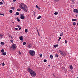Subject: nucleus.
I'll list each match as a JSON object with an SVG mask.
<instances>
[{"label":"nucleus","mask_w":78,"mask_h":78,"mask_svg":"<svg viewBox=\"0 0 78 78\" xmlns=\"http://www.w3.org/2000/svg\"><path fill=\"white\" fill-rule=\"evenodd\" d=\"M19 7L22 9H23L24 11H27L28 9V7L25 4L23 3H21L20 4Z\"/></svg>","instance_id":"f257e3e1"},{"label":"nucleus","mask_w":78,"mask_h":78,"mask_svg":"<svg viewBox=\"0 0 78 78\" xmlns=\"http://www.w3.org/2000/svg\"><path fill=\"white\" fill-rule=\"evenodd\" d=\"M27 71L30 73L31 76H33V77H34V76H36V73L34 71L32 70L31 69H30V68L29 67L27 69Z\"/></svg>","instance_id":"f03ea898"},{"label":"nucleus","mask_w":78,"mask_h":78,"mask_svg":"<svg viewBox=\"0 0 78 78\" xmlns=\"http://www.w3.org/2000/svg\"><path fill=\"white\" fill-rule=\"evenodd\" d=\"M16 47H17V45H16V44H13L12 46H11L10 48V50H11V49L15 50V49L16 48Z\"/></svg>","instance_id":"7ed1b4c3"},{"label":"nucleus","mask_w":78,"mask_h":78,"mask_svg":"<svg viewBox=\"0 0 78 78\" xmlns=\"http://www.w3.org/2000/svg\"><path fill=\"white\" fill-rule=\"evenodd\" d=\"M59 52L60 54L62 56H66L67 55L66 53L63 52L62 51L61 49H60L59 50Z\"/></svg>","instance_id":"20e7f679"},{"label":"nucleus","mask_w":78,"mask_h":78,"mask_svg":"<svg viewBox=\"0 0 78 78\" xmlns=\"http://www.w3.org/2000/svg\"><path fill=\"white\" fill-rule=\"evenodd\" d=\"M29 53L31 56H34L35 55V51L33 50H30L29 51Z\"/></svg>","instance_id":"39448f33"},{"label":"nucleus","mask_w":78,"mask_h":78,"mask_svg":"<svg viewBox=\"0 0 78 78\" xmlns=\"http://www.w3.org/2000/svg\"><path fill=\"white\" fill-rule=\"evenodd\" d=\"M27 47L28 48H31V47H32V45L31 44H28Z\"/></svg>","instance_id":"423d86ee"},{"label":"nucleus","mask_w":78,"mask_h":78,"mask_svg":"<svg viewBox=\"0 0 78 78\" xmlns=\"http://www.w3.org/2000/svg\"><path fill=\"white\" fill-rule=\"evenodd\" d=\"M73 12H76V13H78V10L76 9H74Z\"/></svg>","instance_id":"0eeeda50"},{"label":"nucleus","mask_w":78,"mask_h":78,"mask_svg":"<svg viewBox=\"0 0 78 78\" xmlns=\"http://www.w3.org/2000/svg\"><path fill=\"white\" fill-rule=\"evenodd\" d=\"M20 19H25V17H24L23 16V15H21V16L20 17Z\"/></svg>","instance_id":"6e6552de"},{"label":"nucleus","mask_w":78,"mask_h":78,"mask_svg":"<svg viewBox=\"0 0 78 78\" xmlns=\"http://www.w3.org/2000/svg\"><path fill=\"white\" fill-rule=\"evenodd\" d=\"M23 36L20 37H19L21 41H22L23 39Z\"/></svg>","instance_id":"1a4fd4ad"},{"label":"nucleus","mask_w":78,"mask_h":78,"mask_svg":"<svg viewBox=\"0 0 78 78\" xmlns=\"http://www.w3.org/2000/svg\"><path fill=\"white\" fill-rule=\"evenodd\" d=\"M50 58L51 59H52L53 58V55H51L50 56Z\"/></svg>","instance_id":"9d476101"},{"label":"nucleus","mask_w":78,"mask_h":78,"mask_svg":"<svg viewBox=\"0 0 78 78\" xmlns=\"http://www.w3.org/2000/svg\"><path fill=\"white\" fill-rule=\"evenodd\" d=\"M10 9H12L13 10H14V9H15V8L14 7H12L10 8Z\"/></svg>","instance_id":"9b49d317"},{"label":"nucleus","mask_w":78,"mask_h":78,"mask_svg":"<svg viewBox=\"0 0 78 78\" xmlns=\"http://www.w3.org/2000/svg\"><path fill=\"white\" fill-rule=\"evenodd\" d=\"M3 37V35L2 34H0V39H2Z\"/></svg>","instance_id":"f8f14e48"},{"label":"nucleus","mask_w":78,"mask_h":78,"mask_svg":"<svg viewBox=\"0 0 78 78\" xmlns=\"http://www.w3.org/2000/svg\"><path fill=\"white\" fill-rule=\"evenodd\" d=\"M70 68L71 70H72V69H73V66H72V65L70 66Z\"/></svg>","instance_id":"ddd939ff"},{"label":"nucleus","mask_w":78,"mask_h":78,"mask_svg":"<svg viewBox=\"0 0 78 78\" xmlns=\"http://www.w3.org/2000/svg\"><path fill=\"white\" fill-rule=\"evenodd\" d=\"M58 46H59L58 44H55L54 45V47L55 48H56V47H58Z\"/></svg>","instance_id":"4468645a"},{"label":"nucleus","mask_w":78,"mask_h":78,"mask_svg":"<svg viewBox=\"0 0 78 78\" xmlns=\"http://www.w3.org/2000/svg\"><path fill=\"white\" fill-rule=\"evenodd\" d=\"M55 56L56 58H58L59 55L58 54H56L55 55Z\"/></svg>","instance_id":"2eb2a0df"},{"label":"nucleus","mask_w":78,"mask_h":78,"mask_svg":"<svg viewBox=\"0 0 78 78\" xmlns=\"http://www.w3.org/2000/svg\"><path fill=\"white\" fill-rule=\"evenodd\" d=\"M58 12H55V13H54V14L55 15H58Z\"/></svg>","instance_id":"dca6fc26"},{"label":"nucleus","mask_w":78,"mask_h":78,"mask_svg":"<svg viewBox=\"0 0 78 78\" xmlns=\"http://www.w3.org/2000/svg\"><path fill=\"white\" fill-rule=\"evenodd\" d=\"M16 19L17 20L18 22H20V20L19 19V18L18 17H17L16 18Z\"/></svg>","instance_id":"f3484780"},{"label":"nucleus","mask_w":78,"mask_h":78,"mask_svg":"<svg viewBox=\"0 0 78 78\" xmlns=\"http://www.w3.org/2000/svg\"><path fill=\"white\" fill-rule=\"evenodd\" d=\"M1 53H4V49H2L1 50Z\"/></svg>","instance_id":"a211bd4d"},{"label":"nucleus","mask_w":78,"mask_h":78,"mask_svg":"<svg viewBox=\"0 0 78 78\" xmlns=\"http://www.w3.org/2000/svg\"><path fill=\"white\" fill-rule=\"evenodd\" d=\"M6 55V53L5 52L2 53V55H3V56H5V55Z\"/></svg>","instance_id":"6ab92c4d"},{"label":"nucleus","mask_w":78,"mask_h":78,"mask_svg":"<svg viewBox=\"0 0 78 78\" xmlns=\"http://www.w3.org/2000/svg\"><path fill=\"white\" fill-rule=\"evenodd\" d=\"M60 0H54V1L55 2H59Z\"/></svg>","instance_id":"aec40b11"},{"label":"nucleus","mask_w":78,"mask_h":78,"mask_svg":"<svg viewBox=\"0 0 78 78\" xmlns=\"http://www.w3.org/2000/svg\"><path fill=\"white\" fill-rule=\"evenodd\" d=\"M63 34H64V33H63V32H62V34H60V36H63Z\"/></svg>","instance_id":"412c9836"},{"label":"nucleus","mask_w":78,"mask_h":78,"mask_svg":"<svg viewBox=\"0 0 78 78\" xmlns=\"http://www.w3.org/2000/svg\"><path fill=\"white\" fill-rule=\"evenodd\" d=\"M9 12L10 14H12V10H9Z\"/></svg>","instance_id":"4be33fe9"},{"label":"nucleus","mask_w":78,"mask_h":78,"mask_svg":"<svg viewBox=\"0 0 78 78\" xmlns=\"http://www.w3.org/2000/svg\"><path fill=\"white\" fill-rule=\"evenodd\" d=\"M72 21H76L77 20L76 19H72Z\"/></svg>","instance_id":"5701e85b"},{"label":"nucleus","mask_w":78,"mask_h":78,"mask_svg":"<svg viewBox=\"0 0 78 78\" xmlns=\"http://www.w3.org/2000/svg\"><path fill=\"white\" fill-rule=\"evenodd\" d=\"M16 15H17V16L19 15V12H17L16 13Z\"/></svg>","instance_id":"b1692460"},{"label":"nucleus","mask_w":78,"mask_h":78,"mask_svg":"<svg viewBox=\"0 0 78 78\" xmlns=\"http://www.w3.org/2000/svg\"><path fill=\"white\" fill-rule=\"evenodd\" d=\"M41 16H39L37 18V19H41Z\"/></svg>","instance_id":"393cba45"},{"label":"nucleus","mask_w":78,"mask_h":78,"mask_svg":"<svg viewBox=\"0 0 78 78\" xmlns=\"http://www.w3.org/2000/svg\"><path fill=\"white\" fill-rule=\"evenodd\" d=\"M1 45H4L5 44V43L3 42H1Z\"/></svg>","instance_id":"a878e982"},{"label":"nucleus","mask_w":78,"mask_h":78,"mask_svg":"<svg viewBox=\"0 0 78 78\" xmlns=\"http://www.w3.org/2000/svg\"><path fill=\"white\" fill-rule=\"evenodd\" d=\"M25 32L26 33H27L28 32V29H26L25 30Z\"/></svg>","instance_id":"bb28decb"},{"label":"nucleus","mask_w":78,"mask_h":78,"mask_svg":"<svg viewBox=\"0 0 78 78\" xmlns=\"http://www.w3.org/2000/svg\"><path fill=\"white\" fill-rule=\"evenodd\" d=\"M1 64H2V66H5V64L4 62H3L2 64H1Z\"/></svg>","instance_id":"cd10ccee"},{"label":"nucleus","mask_w":78,"mask_h":78,"mask_svg":"<svg viewBox=\"0 0 78 78\" xmlns=\"http://www.w3.org/2000/svg\"><path fill=\"white\" fill-rule=\"evenodd\" d=\"M17 10L18 11H21V9L19 8L17 9Z\"/></svg>","instance_id":"c85d7f7f"},{"label":"nucleus","mask_w":78,"mask_h":78,"mask_svg":"<svg viewBox=\"0 0 78 78\" xmlns=\"http://www.w3.org/2000/svg\"><path fill=\"white\" fill-rule=\"evenodd\" d=\"M23 45H26V42H23Z\"/></svg>","instance_id":"c756f323"},{"label":"nucleus","mask_w":78,"mask_h":78,"mask_svg":"<svg viewBox=\"0 0 78 78\" xmlns=\"http://www.w3.org/2000/svg\"><path fill=\"white\" fill-rule=\"evenodd\" d=\"M10 41L11 42H12V43H13V42H14L13 40H10Z\"/></svg>","instance_id":"7c9ffc66"},{"label":"nucleus","mask_w":78,"mask_h":78,"mask_svg":"<svg viewBox=\"0 0 78 78\" xmlns=\"http://www.w3.org/2000/svg\"><path fill=\"white\" fill-rule=\"evenodd\" d=\"M73 25H76V23H75V22H73Z\"/></svg>","instance_id":"2f4dec72"},{"label":"nucleus","mask_w":78,"mask_h":78,"mask_svg":"<svg viewBox=\"0 0 78 78\" xmlns=\"http://www.w3.org/2000/svg\"><path fill=\"white\" fill-rule=\"evenodd\" d=\"M44 62H47V60H46V59H44Z\"/></svg>","instance_id":"473e14b6"},{"label":"nucleus","mask_w":78,"mask_h":78,"mask_svg":"<svg viewBox=\"0 0 78 78\" xmlns=\"http://www.w3.org/2000/svg\"><path fill=\"white\" fill-rule=\"evenodd\" d=\"M0 14L1 16H4V14L3 13L2 14V13H0Z\"/></svg>","instance_id":"72a5a7b5"},{"label":"nucleus","mask_w":78,"mask_h":78,"mask_svg":"<svg viewBox=\"0 0 78 78\" xmlns=\"http://www.w3.org/2000/svg\"><path fill=\"white\" fill-rule=\"evenodd\" d=\"M65 44H67V41L66 40L65 41Z\"/></svg>","instance_id":"f704fd0d"},{"label":"nucleus","mask_w":78,"mask_h":78,"mask_svg":"<svg viewBox=\"0 0 78 78\" xmlns=\"http://www.w3.org/2000/svg\"><path fill=\"white\" fill-rule=\"evenodd\" d=\"M37 8H38V9L39 10H40V9H41V8L40 7H38Z\"/></svg>","instance_id":"c9c22d12"},{"label":"nucleus","mask_w":78,"mask_h":78,"mask_svg":"<svg viewBox=\"0 0 78 78\" xmlns=\"http://www.w3.org/2000/svg\"><path fill=\"white\" fill-rule=\"evenodd\" d=\"M72 2L73 3H74V1H75V0H71Z\"/></svg>","instance_id":"e433bc0d"},{"label":"nucleus","mask_w":78,"mask_h":78,"mask_svg":"<svg viewBox=\"0 0 78 78\" xmlns=\"http://www.w3.org/2000/svg\"><path fill=\"white\" fill-rule=\"evenodd\" d=\"M14 30H18V28H15V29H14Z\"/></svg>","instance_id":"4c0bfd02"},{"label":"nucleus","mask_w":78,"mask_h":78,"mask_svg":"<svg viewBox=\"0 0 78 78\" xmlns=\"http://www.w3.org/2000/svg\"><path fill=\"white\" fill-rule=\"evenodd\" d=\"M42 54L40 55V57H42Z\"/></svg>","instance_id":"58836bf2"},{"label":"nucleus","mask_w":78,"mask_h":78,"mask_svg":"<svg viewBox=\"0 0 78 78\" xmlns=\"http://www.w3.org/2000/svg\"><path fill=\"white\" fill-rule=\"evenodd\" d=\"M2 4H3V2H0V5H2Z\"/></svg>","instance_id":"ea45409f"},{"label":"nucleus","mask_w":78,"mask_h":78,"mask_svg":"<svg viewBox=\"0 0 78 78\" xmlns=\"http://www.w3.org/2000/svg\"><path fill=\"white\" fill-rule=\"evenodd\" d=\"M19 55H21V53L20 51L19 52Z\"/></svg>","instance_id":"a19ab883"},{"label":"nucleus","mask_w":78,"mask_h":78,"mask_svg":"<svg viewBox=\"0 0 78 78\" xmlns=\"http://www.w3.org/2000/svg\"><path fill=\"white\" fill-rule=\"evenodd\" d=\"M18 28H20V25H17Z\"/></svg>","instance_id":"79ce46f5"},{"label":"nucleus","mask_w":78,"mask_h":78,"mask_svg":"<svg viewBox=\"0 0 78 78\" xmlns=\"http://www.w3.org/2000/svg\"><path fill=\"white\" fill-rule=\"evenodd\" d=\"M38 6H37V5H36V8H37L38 7Z\"/></svg>","instance_id":"37998d69"},{"label":"nucleus","mask_w":78,"mask_h":78,"mask_svg":"<svg viewBox=\"0 0 78 78\" xmlns=\"http://www.w3.org/2000/svg\"><path fill=\"white\" fill-rule=\"evenodd\" d=\"M13 2H16V0H13Z\"/></svg>","instance_id":"c03bdc74"},{"label":"nucleus","mask_w":78,"mask_h":78,"mask_svg":"<svg viewBox=\"0 0 78 78\" xmlns=\"http://www.w3.org/2000/svg\"><path fill=\"white\" fill-rule=\"evenodd\" d=\"M62 70H64V67H62Z\"/></svg>","instance_id":"a18cd8bd"},{"label":"nucleus","mask_w":78,"mask_h":78,"mask_svg":"<svg viewBox=\"0 0 78 78\" xmlns=\"http://www.w3.org/2000/svg\"><path fill=\"white\" fill-rule=\"evenodd\" d=\"M59 39L60 40V39H61V37H60L59 38Z\"/></svg>","instance_id":"49530a36"},{"label":"nucleus","mask_w":78,"mask_h":78,"mask_svg":"<svg viewBox=\"0 0 78 78\" xmlns=\"http://www.w3.org/2000/svg\"><path fill=\"white\" fill-rule=\"evenodd\" d=\"M37 32H39V31H38V30H37Z\"/></svg>","instance_id":"de8ad7c7"},{"label":"nucleus","mask_w":78,"mask_h":78,"mask_svg":"<svg viewBox=\"0 0 78 78\" xmlns=\"http://www.w3.org/2000/svg\"><path fill=\"white\" fill-rule=\"evenodd\" d=\"M12 23H13V24L14 23V22L12 21Z\"/></svg>","instance_id":"09e8293b"},{"label":"nucleus","mask_w":78,"mask_h":78,"mask_svg":"<svg viewBox=\"0 0 78 78\" xmlns=\"http://www.w3.org/2000/svg\"><path fill=\"white\" fill-rule=\"evenodd\" d=\"M9 37H11V35H9Z\"/></svg>","instance_id":"8fccbe9b"},{"label":"nucleus","mask_w":78,"mask_h":78,"mask_svg":"<svg viewBox=\"0 0 78 78\" xmlns=\"http://www.w3.org/2000/svg\"><path fill=\"white\" fill-rule=\"evenodd\" d=\"M19 30H20L21 29V27H20L19 28Z\"/></svg>","instance_id":"3c124183"},{"label":"nucleus","mask_w":78,"mask_h":78,"mask_svg":"<svg viewBox=\"0 0 78 78\" xmlns=\"http://www.w3.org/2000/svg\"><path fill=\"white\" fill-rule=\"evenodd\" d=\"M59 41H60V39H58V41L59 42Z\"/></svg>","instance_id":"603ef678"},{"label":"nucleus","mask_w":78,"mask_h":78,"mask_svg":"<svg viewBox=\"0 0 78 78\" xmlns=\"http://www.w3.org/2000/svg\"><path fill=\"white\" fill-rule=\"evenodd\" d=\"M34 14H35V12H34Z\"/></svg>","instance_id":"864d4df0"},{"label":"nucleus","mask_w":78,"mask_h":78,"mask_svg":"<svg viewBox=\"0 0 78 78\" xmlns=\"http://www.w3.org/2000/svg\"><path fill=\"white\" fill-rule=\"evenodd\" d=\"M8 35L9 36V35H9V34H8Z\"/></svg>","instance_id":"5fc2aeb1"},{"label":"nucleus","mask_w":78,"mask_h":78,"mask_svg":"<svg viewBox=\"0 0 78 78\" xmlns=\"http://www.w3.org/2000/svg\"><path fill=\"white\" fill-rule=\"evenodd\" d=\"M38 35H39V36H40V35L39 34H38Z\"/></svg>","instance_id":"6e6d98bb"},{"label":"nucleus","mask_w":78,"mask_h":78,"mask_svg":"<svg viewBox=\"0 0 78 78\" xmlns=\"http://www.w3.org/2000/svg\"><path fill=\"white\" fill-rule=\"evenodd\" d=\"M48 66L49 67H50V65H48Z\"/></svg>","instance_id":"4d7b16f0"},{"label":"nucleus","mask_w":78,"mask_h":78,"mask_svg":"<svg viewBox=\"0 0 78 78\" xmlns=\"http://www.w3.org/2000/svg\"><path fill=\"white\" fill-rule=\"evenodd\" d=\"M37 33H38V34H39V32H38Z\"/></svg>","instance_id":"13d9d810"},{"label":"nucleus","mask_w":78,"mask_h":78,"mask_svg":"<svg viewBox=\"0 0 78 78\" xmlns=\"http://www.w3.org/2000/svg\"><path fill=\"white\" fill-rule=\"evenodd\" d=\"M2 2H4V1L2 0Z\"/></svg>","instance_id":"bf43d9fd"},{"label":"nucleus","mask_w":78,"mask_h":78,"mask_svg":"<svg viewBox=\"0 0 78 78\" xmlns=\"http://www.w3.org/2000/svg\"><path fill=\"white\" fill-rule=\"evenodd\" d=\"M11 37V38H12V37Z\"/></svg>","instance_id":"052dcab7"}]
</instances>
